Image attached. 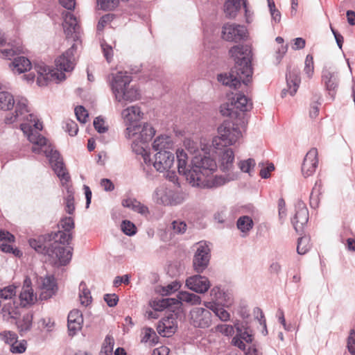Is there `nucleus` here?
I'll return each mask as SVG.
<instances>
[{
  "label": "nucleus",
  "mask_w": 355,
  "mask_h": 355,
  "mask_svg": "<svg viewBox=\"0 0 355 355\" xmlns=\"http://www.w3.org/2000/svg\"><path fill=\"white\" fill-rule=\"evenodd\" d=\"M177 327L176 319L171 315V317L164 318L159 322L157 331L162 336L170 337L175 332Z\"/></svg>",
  "instance_id": "24"
},
{
  "label": "nucleus",
  "mask_w": 355,
  "mask_h": 355,
  "mask_svg": "<svg viewBox=\"0 0 355 355\" xmlns=\"http://www.w3.org/2000/svg\"><path fill=\"white\" fill-rule=\"evenodd\" d=\"M75 114L77 119L82 123H85L87 121L89 114L85 108L81 105L75 108Z\"/></svg>",
  "instance_id": "50"
},
{
  "label": "nucleus",
  "mask_w": 355,
  "mask_h": 355,
  "mask_svg": "<svg viewBox=\"0 0 355 355\" xmlns=\"http://www.w3.org/2000/svg\"><path fill=\"white\" fill-rule=\"evenodd\" d=\"M230 56L235 62L234 67L228 73H220L217 79L223 85L231 88L245 87L252 80V69L250 65L251 47L248 44L234 45L229 50Z\"/></svg>",
  "instance_id": "1"
},
{
  "label": "nucleus",
  "mask_w": 355,
  "mask_h": 355,
  "mask_svg": "<svg viewBox=\"0 0 355 355\" xmlns=\"http://www.w3.org/2000/svg\"><path fill=\"white\" fill-rule=\"evenodd\" d=\"M176 300L173 298H166V299H160L157 300H154L152 302V307L155 311H162L166 308L170 306L172 304H175Z\"/></svg>",
  "instance_id": "42"
},
{
  "label": "nucleus",
  "mask_w": 355,
  "mask_h": 355,
  "mask_svg": "<svg viewBox=\"0 0 355 355\" xmlns=\"http://www.w3.org/2000/svg\"><path fill=\"white\" fill-rule=\"evenodd\" d=\"M234 160V153L231 148L224 150L220 155V168L223 171H230L232 166Z\"/></svg>",
  "instance_id": "30"
},
{
  "label": "nucleus",
  "mask_w": 355,
  "mask_h": 355,
  "mask_svg": "<svg viewBox=\"0 0 355 355\" xmlns=\"http://www.w3.org/2000/svg\"><path fill=\"white\" fill-rule=\"evenodd\" d=\"M186 286L190 289L198 293H204L210 288L209 279L201 275H193L186 280Z\"/></svg>",
  "instance_id": "20"
},
{
  "label": "nucleus",
  "mask_w": 355,
  "mask_h": 355,
  "mask_svg": "<svg viewBox=\"0 0 355 355\" xmlns=\"http://www.w3.org/2000/svg\"><path fill=\"white\" fill-rule=\"evenodd\" d=\"M64 123V128L71 136H75L78 133V128L77 123L75 121L67 119L65 121Z\"/></svg>",
  "instance_id": "54"
},
{
  "label": "nucleus",
  "mask_w": 355,
  "mask_h": 355,
  "mask_svg": "<svg viewBox=\"0 0 355 355\" xmlns=\"http://www.w3.org/2000/svg\"><path fill=\"white\" fill-rule=\"evenodd\" d=\"M178 298L180 301L189 303L191 305L200 304L201 302V298L200 296L187 291L180 292L178 295Z\"/></svg>",
  "instance_id": "38"
},
{
  "label": "nucleus",
  "mask_w": 355,
  "mask_h": 355,
  "mask_svg": "<svg viewBox=\"0 0 355 355\" xmlns=\"http://www.w3.org/2000/svg\"><path fill=\"white\" fill-rule=\"evenodd\" d=\"M1 314L3 317L8 320L10 318L15 319L19 315V308L16 300L8 302H1Z\"/></svg>",
  "instance_id": "28"
},
{
  "label": "nucleus",
  "mask_w": 355,
  "mask_h": 355,
  "mask_svg": "<svg viewBox=\"0 0 355 355\" xmlns=\"http://www.w3.org/2000/svg\"><path fill=\"white\" fill-rule=\"evenodd\" d=\"M39 297L41 300H46L52 297L58 291V285L53 275L40 277L37 279Z\"/></svg>",
  "instance_id": "12"
},
{
  "label": "nucleus",
  "mask_w": 355,
  "mask_h": 355,
  "mask_svg": "<svg viewBox=\"0 0 355 355\" xmlns=\"http://www.w3.org/2000/svg\"><path fill=\"white\" fill-rule=\"evenodd\" d=\"M79 299L83 306H87L91 304L92 297L89 289L84 282L79 285Z\"/></svg>",
  "instance_id": "36"
},
{
  "label": "nucleus",
  "mask_w": 355,
  "mask_h": 355,
  "mask_svg": "<svg viewBox=\"0 0 355 355\" xmlns=\"http://www.w3.org/2000/svg\"><path fill=\"white\" fill-rule=\"evenodd\" d=\"M110 85L117 101L132 102L140 98V93L135 86H130L132 76L126 71H118L109 76Z\"/></svg>",
  "instance_id": "5"
},
{
  "label": "nucleus",
  "mask_w": 355,
  "mask_h": 355,
  "mask_svg": "<svg viewBox=\"0 0 355 355\" xmlns=\"http://www.w3.org/2000/svg\"><path fill=\"white\" fill-rule=\"evenodd\" d=\"M121 116L126 128H129L138 125L137 123L143 119L144 113L140 107L132 105L122 111Z\"/></svg>",
  "instance_id": "18"
},
{
  "label": "nucleus",
  "mask_w": 355,
  "mask_h": 355,
  "mask_svg": "<svg viewBox=\"0 0 355 355\" xmlns=\"http://www.w3.org/2000/svg\"><path fill=\"white\" fill-rule=\"evenodd\" d=\"M311 248L310 238L302 236L298 239L297 252L300 254H306Z\"/></svg>",
  "instance_id": "44"
},
{
  "label": "nucleus",
  "mask_w": 355,
  "mask_h": 355,
  "mask_svg": "<svg viewBox=\"0 0 355 355\" xmlns=\"http://www.w3.org/2000/svg\"><path fill=\"white\" fill-rule=\"evenodd\" d=\"M216 331L226 336H231L234 333V329L233 326L225 324L217 325L216 327Z\"/></svg>",
  "instance_id": "53"
},
{
  "label": "nucleus",
  "mask_w": 355,
  "mask_h": 355,
  "mask_svg": "<svg viewBox=\"0 0 355 355\" xmlns=\"http://www.w3.org/2000/svg\"><path fill=\"white\" fill-rule=\"evenodd\" d=\"M31 280L26 277L19 295L20 304L23 306L33 304L37 301V295L31 286Z\"/></svg>",
  "instance_id": "22"
},
{
  "label": "nucleus",
  "mask_w": 355,
  "mask_h": 355,
  "mask_svg": "<svg viewBox=\"0 0 355 355\" xmlns=\"http://www.w3.org/2000/svg\"><path fill=\"white\" fill-rule=\"evenodd\" d=\"M268 6L272 19L276 22H279L281 19V14L280 12L275 8V3L273 1H268Z\"/></svg>",
  "instance_id": "63"
},
{
  "label": "nucleus",
  "mask_w": 355,
  "mask_h": 355,
  "mask_svg": "<svg viewBox=\"0 0 355 355\" xmlns=\"http://www.w3.org/2000/svg\"><path fill=\"white\" fill-rule=\"evenodd\" d=\"M178 159V169L180 174H182L187 180V174L189 170L187 168L188 156L184 150L178 149L176 151Z\"/></svg>",
  "instance_id": "31"
},
{
  "label": "nucleus",
  "mask_w": 355,
  "mask_h": 355,
  "mask_svg": "<svg viewBox=\"0 0 355 355\" xmlns=\"http://www.w3.org/2000/svg\"><path fill=\"white\" fill-rule=\"evenodd\" d=\"M318 150L311 148L306 154L301 167L302 173L305 178L312 175L316 170L318 164Z\"/></svg>",
  "instance_id": "16"
},
{
  "label": "nucleus",
  "mask_w": 355,
  "mask_h": 355,
  "mask_svg": "<svg viewBox=\"0 0 355 355\" xmlns=\"http://www.w3.org/2000/svg\"><path fill=\"white\" fill-rule=\"evenodd\" d=\"M74 221L71 217L62 218L59 224V230L50 235L52 243L47 249L49 261L55 266L67 265L71 259L72 252L66 250L64 245L72 239V230Z\"/></svg>",
  "instance_id": "3"
},
{
  "label": "nucleus",
  "mask_w": 355,
  "mask_h": 355,
  "mask_svg": "<svg viewBox=\"0 0 355 355\" xmlns=\"http://www.w3.org/2000/svg\"><path fill=\"white\" fill-rule=\"evenodd\" d=\"M98 6L104 10H111L116 8L119 0H97Z\"/></svg>",
  "instance_id": "48"
},
{
  "label": "nucleus",
  "mask_w": 355,
  "mask_h": 355,
  "mask_svg": "<svg viewBox=\"0 0 355 355\" xmlns=\"http://www.w3.org/2000/svg\"><path fill=\"white\" fill-rule=\"evenodd\" d=\"M15 238L13 234L8 231L0 230V241L3 243L0 245V249L2 252L6 253H12L15 257H20L22 255V252L17 248H15L10 244L4 243L8 241V243H14Z\"/></svg>",
  "instance_id": "26"
},
{
  "label": "nucleus",
  "mask_w": 355,
  "mask_h": 355,
  "mask_svg": "<svg viewBox=\"0 0 355 355\" xmlns=\"http://www.w3.org/2000/svg\"><path fill=\"white\" fill-rule=\"evenodd\" d=\"M27 101L26 99L19 101L16 105L15 113H9L5 118V123L12 124L17 121L26 119V122L20 124V128L22 132L28 138V135L35 134L41 135L37 130H42V123L37 119V116L33 114H28Z\"/></svg>",
  "instance_id": "7"
},
{
  "label": "nucleus",
  "mask_w": 355,
  "mask_h": 355,
  "mask_svg": "<svg viewBox=\"0 0 355 355\" xmlns=\"http://www.w3.org/2000/svg\"><path fill=\"white\" fill-rule=\"evenodd\" d=\"M83 324V317L80 311L73 309L68 315L67 326L70 336L76 335L81 329Z\"/></svg>",
  "instance_id": "23"
},
{
  "label": "nucleus",
  "mask_w": 355,
  "mask_h": 355,
  "mask_svg": "<svg viewBox=\"0 0 355 355\" xmlns=\"http://www.w3.org/2000/svg\"><path fill=\"white\" fill-rule=\"evenodd\" d=\"M210 258V249L205 242H200L195 253L193 264L197 272H202L207 267Z\"/></svg>",
  "instance_id": "13"
},
{
  "label": "nucleus",
  "mask_w": 355,
  "mask_h": 355,
  "mask_svg": "<svg viewBox=\"0 0 355 355\" xmlns=\"http://www.w3.org/2000/svg\"><path fill=\"white\" fill-rule=\"evenodd\" d=\"M113 15L111 14L103 15L98 21L97 24V31H102L104 28L113 20Z\"/></svg>",
  "instance_id": "55"
},
{
  "label": "nucleus",
  "mask_w": 355,
  "mask_h": 355,
  "mask_svg": "<svg viewBox=\"0 0 355 355\" xmlns=\"http://www.w3.org/2000/svg\"><path fill=\"white\" fill-rule=\"evenodd\" d=\"M252 107V103L250 98L241 93H236L230 99V103L221 105L220 112L224 116L232 117L234 114H237L236 110L245 112L250 110Z\"/></svg>",
  "instance_id": "10"
},
{
  "label": "nucleus",
  "mask_w": 355,
  "mask_h": 355,
  "mask_svg": "<svg viewBox=\"0 0 355 355\" xmlns=\"http://www.w3.org/2000/svg\"><path fill=\"white\" fill-rule=\"evenodd\" d=\"M16 293V287L13 285H9L0 289V301L8 302L15 300Z\"/></svg>",
  "instance_id": "39"
},
{
  "label": "nucleus",
  "mask_w": 355,
  "mask_h": 355,
  "mask_svg": "<svg viewBox=\"0 0 355 355\" xmlns=\"http://www.w3.org/2000/svg\"><path fill=\"white\" fill-rule=\"evenodd\" d=\"M28 140L33 144L32 150L34 153H43L47 157L56 159L53 164V171L61 181L68 182L70 180V175L67 173L64 163L58 160L59 153L53 149L52 144L45 137L42 135H36L33 132L28 135Z\"/></svg>",
  "instance_id": "6"
},
{
  "label": "nucleus",
  "mask_w": 355,
  "mask_h": 355,
  "mask_svg": "<svg viewBox=\"0 0 355 355\" xmlns=\"http://www.w3.org/2000/svg\"><path fill=\"white\" fill-rule=\"evenodd\" d=\"M216 170L214 159L206 156H196L188 172L187 181L193 187L211 189L222 186L230 180L221 175H214Z\"/></svg>",
  "instance_id": "2"
},
{
  "label": "nucleus",
  "mask_w": 355,
  "mask_h": 355,
  "mask_svg": "<svg viewBox=\"0 0 355 355\" xmlns=\"http://www.w3.org/2000/svg\"><path fill=\"white\" fill-rule=\"evenodd\" d=\"M62 15L64 19L62 26L66 37L73 40H77L80 29L77 18L69 12H63Z\"/></svg>",
  "instance_id": "14"
},
{
  "label": "nucleus",
  "mask_w": 355,
  "mask_h": 355,
  "mask_svg": "<svg viewBox=\"0 0 355 355\" xmlns=\"http://www.w3.org/2000/svg\"><path fill=\"white\" fill-rule=\"evenodd\" d=\"M5 40L0 33V45L3 46L2 49H0V57L4 59H10L11 57L15 55L24 53V46L20 41L15 42V44H4Z\"/></svg>",
  "instance_id": "21"
},
{
  "label": "nucleus",
  "mask_w": 355,
  "mask_h": 355,
  "mask_svg": "<svg viewBox=\"0 0 355 355\" xmlns=\"http://www.w3.org/2000/svg\"><path fill=\"white\" fill-rule=\"evenodd\" d=\"M300 80V77L297 72L295 71H289L288 74L286 76L288 89H284L282 90V96H286L287 93H288L291 96H293L298 89Z\"/></svg>",
  "instance_id": "27"
},
{
  "label": "nucleus",
  "mask_w": 355,
  "mask_h": 355,
  "mask_svg": "<svg viewBox=\"0 0 355 355\" xmlns=\"http://www.w3.org/2000/svg\"><path fill=\"white\" fill-rule=\"evenodd\" d=\"M26 349V342L21 340L18 342L17 340L13 343L10 345V350L13 354H21L24 353Z\"/></svg>",
  "instance_id": "51"
},
{
  "label": "nucleus",
  "mask_w": 355,
  "mask_h": 355,
  "mask_svg": "<svg viewBox=\"0 0 355 355\" xmlns=\"http://www.w3.org/2000/svg\"><path fill=\"white\" fill-rule=\"evenodd\" d=\"M15 100L13 96L8 92H0V109L8 110L13 107Z\"/></svg>",
  "instance_id": "37"
},
{
  "label": "nucleus",
  "mask_w": 355,
  "mask_h": 355,
  "mask_svg": "<svg viewBox=\"0 0 355 355\" xmlns=\"http://www.w3.org/2000/svg\"><path fill=\"white\" fill-rule=\"evenodd\" d=\"M155 134L154 128L148 123L136 125L126 128L124 135L126 139L132 140V148L137 154H142L144 151L143 146L150 141Z\"/></svg>",
  "instance_id": "8"
},
{
  "label": "nucleus",
  "mask_w": 355,
  "mask_h": 355,
  "mask_svg": "<svg viewBox=\"0 0 355 355\" xmlns=\"http://www.w3.org/2000/svg\"><path fill=\"white\" fill-rule=\"evenodd\" d=\"M31 61L24 56L17 57L10 63V68L15 73H24L31 69Z\"/></svg>",
  "instance_id": "29"
},
{
  "label": "nucleus",
  "mask_w": 355,
  "mask_h": 355,
  "mask_svg": "<svg viewBox=\"0 0 355 355\" xmlns=\"http://www.w3.org/2000/svg\"><path fill=\"white\" fill-rule=\"evenodd\" d=\"M122 205L143 215H146L148 214V207L135 199H124L122 201Z\"/></svg>",
  "instance_id": "32"
},
{
  "label": "nucleus",
  "mask_w": 355,
  "mask_h": 355,
  "mask_svg": "<svg viewBox=\"0 0 355 355\" xmlns=\"http://www.w3.org/2000/svg\"><path fill=\"white\" fill-rule=\"evenodd\" d=\"M74 46L66 51L62 55L58 57L55 62L58 71L51 69L44 63L35 64L34 69L37 73V83L39 86H45L49 83L55 81L60 82L65 79V75L62 72L71 71L75 66Z\"/></svg>",
  "instance_id": "4"
},
{
  "label": "nucleus",
  "mask_w": 355,
  "mask_h": 355,
  "mask_svg": "<svg viewBox=\"0 0 355 355\" xmlns=\"http://www.w3.org/2000/svg\"><path fill=\"white\" fill-rule=\"evenodd\" d=\"M94 126L95 129L100 133L105 132L107 130V126L105 125V121L101 117H96L94 119Z\"/></svg>",
  "instance_id": "56"
},
{
  "label": "nucleus",
  "mask_w": 355,
  "mask_h": 355,
  "mask_svg": "<svg viewBox=\"0 0 355 355\" xmlns=\"http://www.w3.org/2000/svg\"><path fill=\"white\" fill-rule=\"evenodd\" d=\"M248 37V30L242 25L235 23H225L222 26L221 37L227 42H239Z\"/></svg>",
  "instance_id": "11"
},
{
  "label": "nucleus",
  "mask_w": 355,
  "mask_h": 355,
  "mask_svg": "<svg viewBox=\"0 0 355 355\" xmlns=\"http://www.w3.org/2000/svg\"><path fill=\"white\" fill-rule=\"evenodd\" d=\"M114 345V340L112 336L107 335L102 345L100 355H112Z\"/></svg>",
  "instance_id": "41"
},
{
  "label": "nucleus",
  "mask_w": 355,
  "mask_h": 355,
  "mask_svg": "<svg viewBox=\"0 0 355 355\" xmlns=\"http://www.w3.org/2000/svg\"><path fill=\"white\" fill-rule=\"evenodd\" d=\"M17 338L18 336L14 331L5 330L0 332V340L8 345H11L13 343L17 341Z\"/></svg>",
  "instance_id": "45"
},
{
  "label": "nucleus",
  "mask_w": 355,
  "mask_h": 355,
  "mask_svg": "<svg viewBox=\"0 0 355 355\" xmlns=\"http://www.w3.org/2000/svg\"><path fill=\"white\" fill-rule=\"evenodd\" d=\"M237 125V123L225 121L218 127V135L213 139L212 145L216 148H220V146H231L239 141L242 137V132Z\"/></svg>",
  "instance_id": "9"
},
{
  "label": "nucleus",
  "mask_w": 355,
  "mask_h": 355,
  "mask_svg": "<svg viewBox=\"0 0 355 355\" xmlns=\"http://www.w3.org/2000/svg\"><path fill=\"white\" fill-rule=\"evenodd\" d=\"M255 166V161L253 159L249 158L245 160H242L239 163V166L241 171L250 173L251 170Z\"/></svg>",
  "instance_id": "49"
},
{
  "label": "nucleus",
  "mask_w": 355,
  "mask_h": 355,
  "mask_svg": "<svg viewBox=\"0 0 355 355\" xmlns=\"http://www.w3.org/2000/svg\"><path fill=\"white\" fill-rule=\"evenodd\" d=\"M191 322L199 328L208 327L211 322V313L203 308H195L191 311Z\"/></svg>",
  "instance_id": "15"
},
{
  "label": "nucleus",
  "mask_w": 355,
  "mask_h": 355,
  "mask_svg": "<svg viewBox=\"0 0 355 355\" xmlns=\"http://www.w3.org/2000/svg\"><path fill=\"white\" fill-rule=\"evenodd\" d=\"M51 243L48 245H44L42 242L40 240L37 239H30L29 244L32 248H33L35 251L41 253H44L48 256L47 249L52 243L53 241L50 239Z\"/></svg>",
  "instance_id": "46"
},
{
  "label": "nucleus",
  "mask_w": 355,
  "mask_h": 355,
  "mask_svg": "<svg viewBox=\"0 0 355 355\" xmlns=\"http://www.w3.org/2000/svg\"><path fill=\"white\" fill-rule=\"evenodd\" d=\"M241 6L243 7L245 17L248 19L249 10L247 0H226L224 4V12L226 17L230 19L235 18Z\"/></svg>",
  "instance_id": "19"
},
{
  "label": "nucleus",
  "mask_w": 355,
  "mask_h": 355,
  "mask_svg": "<svg viewBox=\"0 0 355 355\" xmlns=\"http://www.w3.org/2000/svg\"><path fill=\"white\" fill-rule=\"evenodd\" d=\"M322 81L324 83L329 95L332 99H334L338 87L337 75L329 70H324L322 72Z\"/></svg>",
  "instance_id": "25"
},
{
  "label": "nucleus",
  "mask_w": 355,
  "mask_h": 355,
  "mask_svg": "<svg viewBox=\"0 0 355 355\" xmlns=\"http://www.w3.org/2000/svg\"><path fill=\"white\" fill-rule=\"evenodd\" d=\"M180 287L181 284L179 282L175 281L164 287L163 291L165 292L166 295H169L178 291Z\"/></svg>",
  "instance_id": "61"
},
{
  "label": "nucleus",
  "mask_w": 355,
  "mask_h": 355,
  "mask_svg": "<svg viewBox=\"0 0 355 355\" xmlns=\"http://www.w3.org/2000/svg\"><path fill=\"white\" fill-rule=\"evenodd\" d=\"M237 227L243 232H248L252 228L253 221L248 216L240 217L237 221Z\"/></svg>",
  "instance_id": "43"
},
{
  "label": "nucleus",
  "mask_w": 355,
  "mask_h": 355,
  "mask_svg": "<svg viewBox=\"0 0 355 355\" xmlns=\"http://www.w3.org/2000/svg\"><path fill=\"white\" fill-rule=\"evenodd\" d=\"M174 155L169 151H159L155 155L153 163L155 168L159 172L168 171L173 165Z\"/></svg>",
  "instance_id": "17"
},
{
  "label": "nucleus",
  "mask_w": 355,
  "mask_h": 355,
  "mask_svg": "<svg viewBox=\"0 0 355 355\" xmlns=\"http://www.w3.org/2000/svg\"><path fill=\"white\" fill-rule=\"evenodd\" d=\"M347 347L349 352L355 355V331L354 329L350 331L347 340Z\"/></svg>",
  "instance_id": "62"
},
{
  "label": "nucleus",
  "mask_w": 355,
  "mask_h": 355,
  "mask_svg": "<svg viewBox=\"0 0 355 355\" xmlns=\"http://www.w3.org/2000/svg\"><path fill=\"white\" fill-rule=\"evenodd\" d=\"M262 168L260 170L259 175L262 178H268L270 175V172L275 170L274 164L272 163L268 164L266 166H264L263 164Z\"/></svg>",
  "instance_id": "60"
},
{
  "label": "nucleus",
  "mask_w": 355,
  "mask_h": 355,
  "mask_svg": "<svg viewBox=\"0 0 355 355\" xmlns=\"http://www.w3.org/2000/svg\"><path fill=\"white\" fill-rule=\"evenodd\" d=\"M171 190L164 187L157 188L155 193V198L159 204L164 205H170L171 204L170 200Z\"/></svg>",
  "instance_id": "35"
},
{
  "label": "nucleus",
  "mask_w": 355,
  "mask_h": 355,
  "mask_svg": "<svg viewBox=\"0 0 355 355\" xmlns=\"http://www.w3.org/2000/svg\"><path fill=\"white\" fill-rule=\"evenodd\" d=\"M214 313L223 321H227L230 317V313L219 305L214 309Z\"/></svg>",
  "instance_id": "58"
},
{
  "label": "nucleus",
  "mask_w": 355,
  "mask_h": 355,
  "mask_svg": "<svg viewBox=\"0 0 355 355\" xmlns=\"http://www.w3.org/2000/svg\"><path fill=\"white\" fill-rule=\"evenodd\" d=\"M141 341L144 343H149L150 345H154L158 343L159 337L153 329L146 327L144 329V336Z\"/></svg>",
  "instance_id": "40"
},
{
  "label": "nucleus",
  "mask_w": 355,
  "mask_h": 355,
  "mask_svg": "<svg viewBox=\"0 0 355 355\" xmlns=\"http://www.w3.org/2000/svg\"><path fill=\"white\" fill-rule=\"evenodd\" d=\"M104 300L109 306L113 307L117 304L119 297L116 294H105L104 295Z\"/></svg>",
  "instance_id": "64"
},
{
  "label": "nucleus",
  "mask_w": 355,
  "mask_h": 355,
  "mask_svg": "<svg viewBox=\"0 0 355 355\" xmlns=\"http://www.w3.org/2000/svg\"><path fill=\"white\" fill-rule=\"evenodd\" d=\"M172 142L168 136L161 135L157 137L153 141V148L155 150L164 151L171 148Z\"/></svg>",
  "instance_id": "34"
},
{
  "label": "nucleus",
  "mask_w": 355,
  "mask_h": 355,
  "mask_svg": "<svg viewBox=\"0 0 355 355\" xmlns=\"http://www.w3.org/2000/svg\"><path fill=\"white\" fill-rule=\"evenodd\" d=\"M304 73L308 78H311L314 73V62L311 55H307L305 59Z\"/></svg>",
  "instance_id": "47"
},
{
  "label": "nucleus",
  "mask_w": 355,
  "mask_h": 355,
  "mask_svg": "<svg viewBox=\"0 0 355 355\" xmlns=\"http://www.w3.org/2000/svg\"><path fill=\"white\" fill-rule=\"evenodd\" d=\"M309 220V211L306 208L302 207L296 211L295 216L292 220L293 226L296 230L305 225Z\"/></svg>",
  "instance_id": "33"
},
{
  "label": "nucleus",
  "mask_w": 355,
  "mask_h": 355,
  "mask_svg": "<svg viewBox=\"0 0 355 355\" xmlns=\"http://www.w3.org/2000/svg\"><path fill=\"white\" fill-rule=\"evenodd\" d=\"M174 232L177 234H183L187 230V225L184 222L180 220H174L172 223Z\"/></svg>",
  "instance_id": "59"
},
{
  "label": "nucleus",
  "mask_w": 355,
  "mask_h": 355,
  "mask_svg": "<svg viewBox=\"0 0 355 355\" xmlns=\"http://www.w3.org/2000/svg\"><path fill=\"white\" fill-rule=\"evenodd\" d=\"M121 230L125 234L132 236L136 233L137 228L134 223L125 220L121 224Z\"/></svg>",
  "instance_id": "52"
},
{
  "label": "nucleus",
  "mask_w": 355,
  "mask_h": 355,
  "mask_svg": "<svg viewBox=\"0 0 355 355\" xmlns=\"http://www.w3.org/2000/svg\"><path fill=\"white\" fill-rule=\"evenodd\" d=\"M184 196L182 193L174 192L171 190L170 200L171 204L170 205H177L182 203L184 201Z\"/></svg>",
  "instance_id": "57"
}]
</instances>
